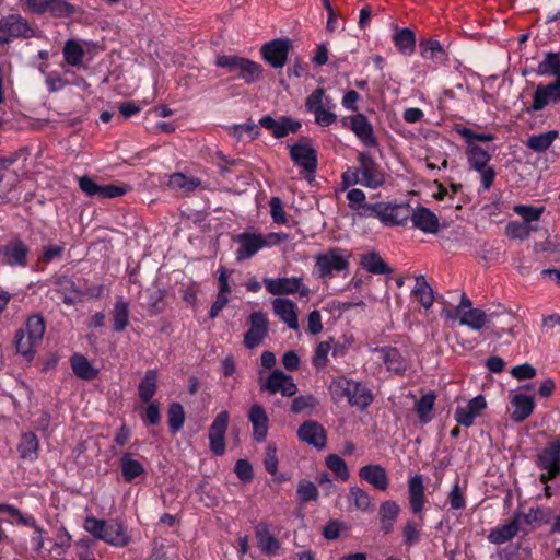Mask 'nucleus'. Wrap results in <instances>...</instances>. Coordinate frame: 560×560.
Returning a JSON list of instances; mask_svg holds the SVG:
<instances>
[{
    "instance_id": "obj_49",
    "label": "nucleus",
    "mask_w": 560,
    "mask_h": 560,
    "mask_svg": "<svg viewBox=\"0 0 560 560\" xmlns=\"http://www.w3.org/2000/svg\"><path fill=\"white\" fill-rule=\"evenodd\" d=\"M352 406L363 410L373 402L374 394L366 384L352 382Z\"/></svg>"
},
{
    "instance_id": "obj_13",
    "label": "nucleus",
    "mask_w": 560,
    "mask_h": 560,
    "mask_svg": "<svg viewBox=\"0 0 560 560\" xmlns=\"http://www.w3.org/2000/svg\"><path fill=\"white\" fill-rule=\"evenodd\" d=\"M260 390L269 394L281 393L283 397H293L298 392V385L291 375L281 370H273L265 382L260 383Z\"/></svg>"
},
{
    "instance_id": "obj_28",
    "label": "nucleus",
    "mask_w": 560,
    "mask_h": 560,
    "mask_svg": "<svg viewBox=\"0 0 560 560\" xmlns=\"http://www.w3.org/2000/svg\"><path fill=\"white\" fill-rule=\"evenodd\" d=\"M248 420L253 427L254 440L256 442L265 441L269 429V418L261 405L254 404L250 406L248 411Z\"/></svg>"
},
{
    "instance_id": "obj_35",
    "label": "nucleus",
    "mask_w": 560,
    "mask_h": 560,
    "mask_svg": "<svg viewBox=\"0 0 560 560\" xmlns=\"http://www.w3.org/2000/svg\"><path fill=\"white\" fill-rule=\"evenodd\" d=\"M393 43L400 54L411 56L416 50V34L409 27L398 28L393 35Z\"/></svg>"
},
{
    "instance_id": "obj_17",
    "label": "nucleus",
    "mask_w": 560,
    "mask_h": 560,
    "mask_svg": "<svg viewBox=\"0 0 560 560\" xmlns=\"http://www.w3.org/2000/svg\"><path fill=\"white\" fill-rule=\"evenodd\" d=\"M487 400L483 395H478L470 399L467 406H458L455 409L454 419L458 425L470 428L475 420L487 408Z\"/></svg>"
},
{
    "instance_id": "obj_12",
    "label": "nucleus",
    "mask_w": 560,
    "mask_h": 560,
    "mask_svg": "<svg viewBox=\"0 0 560 560\" xmlns=\"http://www.w3.org/2000/svg\"><path fill=\"white\" fill-rule=\"evenodd\" d=\"M248 330L244 334V346L247 349L258 347L269 334V322L261 311L253 312L248 316Z\"/></svg>"
},
{
    "instance_id": "obj_37",
    "label": "nucleus",
    "mask_w": 560,
    "mask_h": 560,
    "mask_svg": "<svg viewBox=\"0 0 560 560\" xmlns=\"http://www.w3.org/2000/svg\"><path fill=\"white\" fill-rule=\"evenodd\" d=\"M535 72L540 77L560 75V52H544V58L539 61Z\"/></svg>"
},
{
    "instance_id": "obj_22",
    "label": "nucleus",
    "mask_w": 560,
    "mask_h": 560,
    "mask_svg": "<svg viewBox=\"0 0 560 560\" xmlns=\"http://www.w3.org/2000/svg\"><path fill=\"white\" fill-rule=\"evenodd\" d=\"M536 466L540 470H555L560 472V440L555 439L545 445L536 456Z\"/></svg>"
},
{
    "instance_id": "obj_2",
    "label": "nucleus",
    "mask_w": 560,
    "mask_h": 560,
    "mask_svg": "<svg viewBox=\"0 0 560 560\" xmlns=\"http://www.w3.org/2000/svg\"><path fill=\"white\" fill-rule=\"evenodd\" d=\"M46 330V323L42 315L34 314L30 316L24 327L15 334L16 352L23 355L27 361L35 357L36 347L42 341Z\"/></svg>"
},
{
    "instance_id": "obj_63",
    "label": "nucleus",
    "mask_w": 560,
    "mask_h": 560,
    "mask_svg": "<svg viewBox=\"0 0 560 560\" xmlns=\"http://www.w3.org/2000/svg\"><path fill=\"white\" fill-rule=\"evenodd\" d=\"M330 350V345L327 341H322L315 349L312 363L313 365L319 370L324 368L328 361V353Z\"/></svg>"
},
{
    "instance_id": "obj_33",
    "label": "nucleus",
    "mask_w": 560,
    "mask_h": 560,
    "mask_svg": "<svg viewBox=\"0 0 560 560\" xmlns=\"http://www.w3.org/2000/svg\"><path fill=\"white\" fill-rule=\"evenodd\" d=\"M465 154L472 171H482L492 159L491 152L472 142H469V145L466 144Z\"/></svg>"
},
{
    "instance_id": "obj_44",
    "label": "nucleus",
    "mask_w": 560,
    "mask_h": 560,
    "mask_svg": "<svg viewBox=\"0 0 560 560\" xmlns=\"http://www.w3.org/2000/svg\"><path fill=\"white\" fill-rule=\"evenodd\" d=\"M459 316V324L468 326L474 330H480L488 322V315L478 307L469 308Z\"/></svg>"
},
{
    "instance_id": "obj_43",
    "label": "nucleus",
    "mask_w": 560,
    "mask_h": 560,
    "mask_svg": "<svg viewBox=\"0 0 560 560\" xmlns=\"http://www.w3.org/2000/svg\"><path fill=\"white\" fill-rule=\"evenodd\" d=\"M318 405L319 400L314 395H301L292 400L290 409L295 415L312 416Z\"/></svg>"
},
{
    "instance_id": "obj_46",
    "label": "nucleus",
    "mask_w": 560,
    "mask_h": 560,
    "mask_svg": "<svg viewBox=\"0 0 560 560\" xmlns=\"http://www.w3.org/2000/svg\"><path fill=\"white\" fill-rule=\"evenodd\" d=\"M120 469L126 481L130 482L135 478L144 474L143 465L133 459L130 453H125L120 458Z\"/></svg>"
},
{
    "instance_id": "obj_26",
    "label": "nucleus",
    "mask_w": 560,
    "mask_h": 560,
    "mask_svg": "<svg viewBox=\"0 0 560 560\" xmlns=\"http://www.w3.org/2000/svg\"><path fill=\"white\" fill-rule=\"evenodd\" d=\"M236 242L240 245L236 252L237 260L249 259L265 248L262 234L243 232L237 235Z\"/></svg>"
},
{
    "instance_id": "obj_58",
    "label": "nucleus",
    "mask_w": 560,
    "mask_h": 560,
    "mask_svg": "<svg viewBox=\"0 0 560 560\" xmlns=\"http://www.w3.org/2000/svg\"><path fill=\"white\" fill-rule=\"evenodd\" d=\"M544 210V207H534L527 205H518L514 208L515 213L521 215L525 222L538 221Z\"/></svg>"
},
{
    "instance_id": "obj_45",
    "label": "nucleus",
    "mask_w": 560,
    "mask_h": 560,
    "mask_svg": "<svg viewBox=\"0 0 560 560\" xmlns=\"http://www.w3.org/2000/svg\"><path fill=\"white\" fill-rule=\"evenodd\" d=\"M158 371L148 370L139 384V398L143 402H150L158 388Z\"/></svg>"
},
{
    "instance_id": "obj_54",
    "label": "nucleus",
    "mask_w": 560,
    "mask_h": 560,
    "mask_svg": "<svg viewBox=\"0 0 560 560\" xmlns=\"http://www.w3.org/2000/svg\"><path fill=\"white\" fill-rule=\"evenodd\" d=\"M455 130L462 138H464L467 145H469V142H490L495 139V136L493 133H478L465 126H456Z\"/></svg>"
},
{
    "instance_id": "obj_38",
    "label": "nucleus",
    "mask_w": 560,
    "mask_h": 560,
    "mask_svg": "<svg viewBox=\"0 0 560 560\" xmlns=\"http://www.w3.org/2000/svg\"><path fill=\"white\" fill-rule=\"evenodd\" d=\"M412 294L425 310L432 307L434 302V292L424 276L420 275L416 277V285L412 290Z\"/></svg>"
},
{
    "instance_id": "obj_50",
    "label": "nucleus",
    "mask_w": 560,
    "mask_h": 560,
    "mask_svg": "<svg viewBox=\"0 0 560 560\" xmlns=\"http://www.w3.org/2000/svg\"><path fill=\"white\" fill-rule=\"evenodd\" d=\"M167 186L175 190L189 192L200 186V179L196 177H188L183 173H174L168 176Z\"/></svg>"
},
{
    "instance_id": "obj_52",
    "label": "nucleus",
    "mask_w": 560,
    "mask_h": 560,
    "mask_svg": "<svg viewBox=\"0 0 560 560\" xmlns=\"http://www.w3.org/2000/svg\"><path fill=\"white\" fill-rule=\"evenodd\" d=\"M113 322L115 331L120 332L126 329L129 324V306L127 302L118 300L115 303L113 310Z\"/></svg>"
},
{
    "instance_id": "obj_8",
    "label": "nucleus",
    "mask_w": 560,
    "mask_h": 560,
    "mask_svg": "<svg viewBox=\"0 0 560 560\" xmlns=\"http://www.w3.org/2000/svg\"><path fill=\"white\" fill-rule=\"evenodd\" d=\"M25 4L37 15L49 13L54 18L67 19L75 13V7L68 0H25Z\"/></svg>"
},
{
    "instance_id": "obj_9",
    "label": "nucleus",
    "mask_w": 560,
    "mask_h": 560,
    "mask_svg": "<svg viewBox=\"0 0 560 560\" xmlns=\"http://www.w3.org/2000/svg\"><path fill=\"white\" fill-rule=\"evenodd\" d=\"M408 503L410 512L420 521V525L424 524V508L428 502L425 497V488L423 476L416 474L407 481Z\"/></svg>"
},
{
    "instance_id": "obj_10",
    "label": "nucleus",
    "mask_w": 560,
    "mask_h": 560,
    "mask_svg": "<svg viewBox=\"0 0 560 560\" xmlns=\"http://www.w3.org/2000/svg\"><path fill=\"white\" fill-rule=\"evenodd\" d=\"M348 259L339 249H330L315 257V270L320 278H331L348 268Z\"/></svg>"
},
{
    "instance_id": "obj_19",
    "label": "nucleus",
    "mask_w": 560,
    "mask_h": 560,
    "mask_svg": "<svg viewBox=\"0 0 560 560\" xmlns=\"http://www.w3.org/2000/svg\"><path fill=\"white\" fill-rule=\"evenodd\" d=\"M373 352L376 355L377 362L385 364L387 371L399 375L406 372V359L397 348L390 346L377 347L373 349Z\"/></svg>"
},
{
    "instance_id": "obj_7",
    "label": "nucleus",
    "mask_w": 560,
    "mask_h": 560,
    "mask_svg": "<svg viewBox=\"0 0 560 560\" xmlns=\"http://www.w3.org/2000/svg\"><path fill=\"white\" fill-rule=\"evenodd\" d=\"M31 248L20 237H13L0 245V264L12 268H25L28 265Z\"/></svg>"
},
{
    "instance_id": "obj_11",
    "label": "nucleus",
    "mask_w": 560,
    "mask_h": 560,
    "mask_svg": "<svg viewBox=\"0 0 560 560\" xmlns=\"http://www.w3.org/2000/svg\"><path fill=\"white\" fill-rule=\"evenodd\" d=\"M292 40L289 38H277L265 43L260 48L262 59L272 68L284 67L288 60Z\"/></svg>"
},
{
    "instance_id": "obj_55",
    "label": "nucleus",
    "mask_w": 560,
    "mask_h": 560,
    "mask_svg": "<svg viewBox=\"0 0 560 560\" xmlns=\"http://www.w3.org/2000/svg\"><path fill=\"white\" fill-rule=\"evenodd\" d=\"M301 128V122L288 116H282L277 122L276 130H273L275 138H284L290 132L295 133Z\"/></svg>"
},
{
    "instance_id": "obj_39",
    "label": "nucleus",
    "mask_w": 560,
    "mask_h": 560,
    "mask_svg": "<svg viewBox=\"0 0 560 560\" xmlns=\"http://www.w3.org/2000/svg\"><path fill=\"white\" fill-rule=\"evenodd\" d=\"M515 517H517V521L520 522V526L522 527L523 524L525 525H532L533 523L536 524H547L550 521L551 517V511L550 509H544V508H530L527 513L524 512H515Z\"/></svg>"
},
{
    "instance_id": "obj_57",
    "label": "nucleus",
    "mask_w": 560,
    "mask_h": 560,
    "mask_svg": "<svg viewBox=\"0 0 560 560\" xmlns=\"http://www.w3.org/2000/svg\"><path fill=\"white\" fill-rule=\"evenodd\" d=\"M352 500L354 505L363 511H373V503L371 495L359 487H352Z\"/></svg>"
},
{
    "instance_id": "obj_42",
    "label": "nucleus",
    "mask_w": 560,
    "mask_h": 560,
    "mask_svg": "<svg viewBox=\"0 0 560 560\" xmlns=\"http://www.w3.org/2000/svg\"><path fill=\"white\" fill-rule=\"evenodd\" d=\"M380 206H382V202H365L355 206L354 212L352 211V225L359 224L361 220L378 219L381 221L382 208Z\"/></svg>"
},
{
    "instance_id": "obj_27",
    "label": "nucleus",
    "mask_w": 560,
    "mask_h": 560,
    "mask_svg": "<svg viewBox=\"0 0 560 560\" xmlns=\"http://www.w3.org/2000/svg\"><path fill=\"white\" fill-rule=\"evenodd\" d=\"M361 480L371 485L377 491H386L389 479L386 469L378 464H369L359 469Z\"/></svg>"
},
{
    "instance_id": "obj_48",
    "label": "nucleus",
    "mask_w": 560,
    "mask_h": 560,
    "mask_svg": "<svg viewBox=\"0 0 560 560\" xmlns=\"http://www.w3.org/2000/svg\"><path fill=\"white\" fill-rule=\"evenodd\" d=\"M62 54L65 61L69 66L78 67L82 65L83 58L85 56V50L79 42L74 39H68L65 43Z\"/></svg>"
},
{
    "instance_id": "obj_1",
    "label": "nucleus",
    "mask_w": 560,
    "mask_h": 560,
    "mask_svg": "<svg viewBox=\"0 0 560 560\" xmlns=\"http://www.w3.org/2000/svg\"><path fill=\"white\" fill-rule=\"evenodd\" d=\"M84 529L96 539L114 547H126L131 540L127 527L116 520L104 521L88 516L84 521Z\"/></svg>"
},
{
    "instance_id": "obj_6",
    "label": "nucleus",
    "mask_w": 560,
    "mask_h": 560,
    "mask_svg": "<svg viewBox=\"0 0 560 560\" xmlns=\"http://www.w3.org/2000/svg\"><path fill=\"white\" fill-rule=\"evenodd\" d=\"M38 31L20 14H10L0 19V44H8L14 38H33Z\"/></svg>"
},
{
    "instance_id": "obj_14",
    "label": "nucleus",
    "mask_w": 560,
    "mask_h": 560,
    "mask_svg": "<svg viewBox=\"0 0 560 560\" xmlns=\"http://www.w3.org/2000/svg\"><path fill=\"white\" fill-rule=\"evenodd\" d=\"M267 291L273 295L294 294L300 293L301 296H306L310 289L303 285L301 277L291 278H264L262 279Z\"/></svg>"
},
{
    "instance_id": "obj_15",
    "label": "nucleus",
    "mask_w": 560,
    "mask_h": 560,
    "mask_svg": "<svg viewBox=\"0 0 560 560\" xmlns=\"http://www.w3.org/2000/svg\"><path fill=\"white\" fill-rule=\"evenodd\" d=\"M230 421V413L226 410L221 411L209 427V446L217 456L225 453V434Z\"/></svg>"
},
{
    "instance_id": "obj_62",
    "label": "nucleus",
    "mask_w": 560,
    "mask_h": 560,
    "mask_svg": "<svg viewBox=\"0 0 560 560\" xmlns=\"http://www.w3.org/2000/svg\"><path fill=\"white\" fill-rule=\"evenodd\" d=\"M269 205L272 221L277 224H287L288 219L285 215L282 200L279 197H271Z\"/></svg>"
},
{
    "instance_id": "obj_40",
    "label": "nucleus",
    "mask_w": 560,
    "mask_h": 560,
    "mask_svg": "<svg viewBox=\"0 0 560 560\" xmlns=\"http://www.w3.org/2000/svg\"><path fill=\"white\" fill-rule=\"evenodd\" d=\"M39 442L33 432L23 433L18 451L23 459L34 462L38 457Z\"/></svg>"
},
{
    "instance_id": "obj_51",
    "label": "nucleus",
    "mask_w": 560,
    "mask_h": 560,
    "mask_svg": "<svg viewBox=\"0 0 560 560\" xmlns=\"http://www.w3.org/2000/svg\"><path fill=\"white\" fill-rule=\"evenodd\" d=\"M329 393L336 404L343 399L350 402V380L345 376L335 378L329 386Z\"/></svg>"
},
{
    "instance_id": "obj_56",
    "label": "nucleus",
    "mask_w": 560,
    "mask_h": 560,
    "mask_svg": "<svg viewBox=\"0 0 560 560\" xmlns=\"http://www.w3.org/2000/svg\"><path fill=\"white\" fill-rule=\"evenodd\" d=\"M327 467L336 475L337 478L345 481L349 477V470L346 462L338 455L331 454L326 458Z\"/></svg>"
},
{
    "instance_id": "obj_64",
    "label": "nucleus",
    "mask_w": 560,
    "mask_h": 560,
    "mask_svg": "<svg viewBox=\"0 0 560 560\" xmlns=\"http://www.w3.org/2000/svg\"><path fill=\"white\" fill-rule=\"evenodd\" d=\"M447 500L450 502L451 509L453 510H463L466 506V500L464 493L460 490L458 479L453 485L448 493Z\"/></svg>"
},
{
    "instance_id": "obj_34",
    "label": "nucleus",
    "mask_w": 560,
    "mask_h": 560,
    "mask_svg": "<svg viewBox=\"0 0 560 560\" xmlns=\"http://www.w3.org/2000/svg\"><path fill=\"white\" fill-rule=\"evenodd\" d=\"M511 404L514 407L511 419L517 423L525 421L533 413L535 408L534 398L525 394L514 395Z\"/></svg>"
},
{
    "instance_id": "obj_21",
    "label": "nucleus",
    "mask_w": 560,
    "mask_h": 560,
    "mask_svg": "<svg viewBox=\"0 0 560 560\" xmlns=\"http://www.w3.org/2000/svg\"><path fill=\"white\" fill-rule=\"evenodd\" d=\"M54 287L62 302L68 306L75 305L78 302L82 301L86 294L75 284L71 277L66 275H61L55 278Z\"/></svg>"
},
{
    "instance_id": "obj_32",
    "label": "nucleus",
    "mask_w": 560,
    "mask_h": 560,
    "mask_svg": "<svg viewBox=\"0 0 560 560\" xmlns=\"http://www.w3.org/2000/svg\"><path fill=\"white\" fill-rule=\"evenodd\" d=\"M419 48L421 57L433 61L435 65H445L448 60L447 51L438 39L422 38Z\"/></svg>"
},
{
    "instance_id": "obj_59",
    "label": "nucleus",
    "mask_w": 560,
    "mask_h": 560,
    "mask_svg": "<svg viewBox=\"0 0 560 560\" xmlns=\"http://www.w3.org/2000/svg\"><path fill=\"white\" fill-rule=\"evenodd\" d=\"M420 521L417 523L415 520H408L402 529L404 544L407 546L415 545L420 537V530L418 527H421Z\"/></svg>"
},
{
    "instance_id": "obj_24",
    "label": "nucleus",
    "mask_w": 560,
    "mask_h": 560,
    "mask_svg": "<svg viewBox=\"0 0 560 560\" xmlns=\"http://www.w3.org/2000/svg\"><path fill=\"white\" fill-rule=\"evenodd\" d=\"M298 436L302 442H305L318 450L326 446V431L317 421L307 420L303 422L299 430Z\"/></svg>"
},
{
    "instance_id": "obj_25",
    "label": "nucleus",
    "mask_w": 560,
    "mask_h": 560,
    "mask_svg": "<svg viewBox=\"0 0 560 560\" xmlns=\"http://www.w3.org/2000/svg\"><path fill=\"white\" fill-rule=\"evenodd\" d=\"M521 532L524 535L528 534V530L521 527L517 517L513 515L509 523L491 528L487 539L491 544L503 545L508 541H511Z\"/></svg>"
},
{
    "instance_id": "obj_16",
    "label": "nucleus",
    "mask_w": 560,
    "mask_h": 560,
    "mask_svg": "<svg viewBox=\"0 0 560 560\" xmlns=\"http://www.w3.org/2000/svg\"><path fill=\"white\" fill-rule=\"evenodd\" d=\"M352 133L364 148L376 149L380 145L372 122L362 113L352 114Z\"/></svg>"
},
{
    "instance_id": "obj_30",
    "label": "nucleus",
    "mask_w": 560,
    "mask_h": 560,
    "mask_svg": "<svg viewBox=\"0 0 560 560\" xmlns=\"http://www.w3.org/2000/svg\"><path fill=\"white\" fill-rule=\"evenodd\" d=\"M411 222L415 228L424 233L435 234L440 230L439 218L425 207H418L417 210H412Z\"/></svg>"
},
{
    "instance_id": "obj_47",
    "label": "nucleus",
    "mask_w": 560,
    "mask_h": 560,
    "mask_svg": "<svg viewBox=\"0 0 560 560\" xmlns=\"http://www.w3.org/2000/svg\"><path fill=\"white\" fill-rule=\"evenodd\" d=\"M435 399L436 395L434 392H429L422 395L420 399L416 401L415 409L422 424H428L431 422V411L434 408Z\"/></svg>"
},
{
    "instance_id": "obj_4",
    "label": "nucleus",
    "mask_w": 560,
    "mask_h": 560,
    "mask_svg": "<svg viewBox=\"0 0 560 560\" xmlns=\"http://www.w3.org/2000/svg\"><path fill=\"white\" fill-rule=\"evenodd\" d=\"M358 167L352 171V185L359 184L370 189H377L385 184V173L370 152H360Z\"/></svg>"
},
{
    "instance_id": "obj_53",
    "label": "nucleus",
    "mask_w": 560,
    "mask_h": 560,
    "mask_svg": "<svg viewBox=\"0 0 560 560\" xmlns=\"http://www.w3.org/2000/svg\"><path fill=\"white\" fill-rule=\"evenodd\" d=\"M168 425L172 433L179 431L185 422V413L179 402H172L167 410Z\"/></svg>"
},
{
    "instance_id": "obj_18",
    "label": "nucleus",
    "mask_w": 560,
    "mask_h": 560,
    "mask_svg": "<svg viewBox=\"0 0 560 560\" xmlns=\"http://www.w3.org/2000/svg\"><path fill=\"white\" fill-rule=\"evenodd\" d=\"M290 158L295 165L302 167L307 174L315 173L317 168V154L308 143H294L290 147Z\"/></svg>"
},
{
    "instance_id": "obj_23",
    "label": "nucleus",
    "mask_w": 560,
    "mask_h": 560,
    "mask_svg": "<svg viewBox=\"0 0 560 560\" xmlns=\"http://www.w3.org/2000/svg\"><path fill=\"white\" fill-rule=\"evenodd\" d=\"M559 103L550 85L548 83H539L533 93L532 103L523 108V113L534 115L549 105L553 106Z\"/></svg>"
},
{
    "instance_id": "obj_5",
    "label": "nucleus",
    "mask_w": 560,
    "mask_h": 560,
    "mask_svg": "<svg viewBox=\"0 0 560 560\" xmlns=\"http://www.w3.org/2000/svg\"><path fill=\"white\" fill-rule=\"evenodd\" d=\"M358 262L360 268L352 276V284L359 289L371 281V275H390L394 271L376 250L360 254Z\"/></svg>"
},
{
    "instance_id": "obj_3",
    "label": "nucleus",
    "mask_w": 560,
    "mask_h": 560,
    "mask_svg": "<svg viewBox=\"0 0 560 560\" xmlns=\"http://www.w3.org/2000/svg\"><path fill=\"white\" fill-rule=\"evenodd\" d=\"M215 66L224 68L229 72L236 73L237 78L243 80L246 84L258 82L264 72L260 63L234 55H221L215 59Z\"/></svg>"
},
{
    "instance_id": "obj_60",
    "label": "nucleus",
    "mask_w": 560,
    "mask_h": 560,
    "mask_svg": "<svg viewBox=\"0 0 560 560\" xmlns=\"http://www.w3.org/2000/svg\"><path fill=\"white\" fill-rule=\"evenodd\" d=\"M400 513V506L396 501L386 500L381 503L378 509L380 520L396 521Z\"/></svg>"
},
{
    "instance_id": "obj_29",
    "label": "nucleus",
    "mask_w": 560,
    "mask_h": 560,
    "mask_svg": "<svg viewBox=\"0 0 560 560\" xmlns=\"http://www.w3.org/2000/svg\"><path fill=\"white\" fill-rule=\"evenodd\" d=\"M275 314L288 325L289 328L296 330L299 328L298 306L296 304L283 298H276L272 301Z\"/></svg>"
},
{
    "instance_id": "obj_31",
    "label": "nucleus",
    "mask_w": 560,
    "mask_h": 560,
    "mask_svg": "<svg viewBox=\"0 0 560 560\" xmlns=\"http://www.w3.org/2000/svg\"><path fill=\"white\" fill-rule=\"evenodd\" d=\"M255 537L259 550L266 556H273L280 549V541L271 534L266 523H259L255 528Z\"/></svg>"
},
{
    "instance_id": "obj_36",
    "label": "nucleus",
    "mask_w": 560,
    "mask_h": 560,
    "mask_svg": "<svg viewBox=\"0 0 560 560\" xmlns=\"http://www.w3.org/2000/svg\"><path fill=\"white\" fill-rule=\"evenodd\" d=\"M70 363L74 375L81 380L91 381L98 374V370L82 354L74 353L70 359Z\"/></svg>"
},
{
    "instance_id": "obj_61",
    "label": "nucleus",
    "mask_w": 560,
    "mask_h": 560,
    "mask_svg": "<svg viewBox=\"0 0 560 560\" xmlns=\"http://www.w3.org/2000/svg\"><path fill=\"white\" fill-rule=\"evenodd\" d=\"M298 495L302 502L315 501L318 498V491L312 481L302 480L298 486Z\"/></svg>"
},
{
    "instance_id": "obj_41",
    "label": "nucleus",
    "mask_w": 560,
    "mask_h": 560,
    "mask_svg": "<svg viewBox=\"0 0 560 560\" xmlns=\"http://www.w3.org/2000/svg\"><path fill=\"white\" fill-rule=\"evenodd\" d=\"M558 137V130H549L539 135H533L528 138L526 145L534 152L541 153L547 151Z\"/></svg>"
},
{
    "instance_id": "obj_20",
    "label": "nucleus",
    "mask_w": 560,
    "mask_h": 560,
    "mask_svg": "<svg viewBox=\"0 0 560 560\" xmlns=\"http://www.w3.org/2000/svg\"><path fill=\"white\" fill-rule=\"evenodd\" d=\"M381 222L385 225H406L411 220L412 208L409 203L382 202Z\"/></svg>"
}]
</instances>
